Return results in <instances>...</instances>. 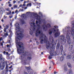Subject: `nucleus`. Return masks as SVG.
<instances>
[{"mask_svg":"<svg viewBox=\"0 0 74 74\" xmlns=\"http://www.w3.org/2000/svg\"><path fill=\"white\" fill-rule=\"evenodd\" d=\"M41 35H40V36L39 37V39L40 41V44H43V41L45 42H46V47L47 49H48L52 46V45H54V44H55V42L54 41L53 38L52 37L51 39V43H50L49 41H47L46 40L47 36H45V35L43 34L42 33H41Z\"/></svg>","mask_w":74,"mask_h":74,"instance_id":"1","label":"nucleus"},{"mask_svg":"<svg viewBox=\"0 0 74 74\" xmlns=\"http://www.w3.org/2000/svg\"><path fill=\"white\" fill-rule=\"evenodd\" d=\"M18 40H16V42L17 44L19 46V48H18L17 49V51L18 52V53L19 55H21V60H23L24 59H25V57L27 56V52L24 50V47H23L22 49H21L22 47V45H23V44L22 42H18Z\"/></svg>","mask_w":74,"mask_h":74,"instance_id":"2","label":"nucleus"},{"mask_svg":"<svg viewBox=\"0 0 74 74\" xmlns=\"http://www.w3.org/2000/svg\"><path fill=\"white\" fill-rule=\"evenodd\" d=\"M71 33L74 34V29L72 30V31H71L70 30L67 31L66 39H67V43L68 44H70L71 42V38H70V36L71 34Z\"/></svg>","mask_w":74,"mask_h":74,"instance_id":"3","label":"nucleus"},{"mask_svg":"<svg viewBox=\"0 0 74 74\" xmlns=\"http://www.w3.org/2000/svg\"><path fill=\"white\" fill-rule=\"evenodd\" d=\"M52 45V46L49 48L50 50L49 52L50 55L48 57L49 59H51L52 58V56L56 55V51H53V49H55V47H54L53 45Z\"/></svg>","mask_w":74,"mask_h":74,"instance_id":"4","label":"nucleus"},{"mask_svg":"<svg viewBox=\"0 0 74 74\" xmlns=\"http://www.w3.org/2000/svg\"><path fill=\"white\" fill-rule=\"evenodd\" d=\"M4 63H5L6 64L5 69H8V65L7 64V62L5 61L3 62H1L0 63V69L1 70H3L5 68V64H4Z\"/></svg>","mask_w":74,"mask_h":74,"instance_id":"5","label":"nucleus"},{"mask_svg":"<svg viewBox=\"0 0 74 74\" xmlns=\"http://www.w3.org/2000/svg\"><path fill=\"white\" fill-rule=\"evenodd\" d=\"M37 26L38 27L37 29L36 30V37H38V36H39V34H41V31L39 30V29H40V25L38 24L37 25Z\"/></svg>","mask_w":74,"mask_h":74,"instance_id":"6","label":"nucleus"},{"mask_svg":"<svg viewBox=\"0 0 74 74\" xmlns=\"http://www.w3.org/2000/svg\"><path fill=\"white\" fill-rule=\"evenodd\" d=\"M60 40H62L61 41V43L62 44H65L66 43V40L64 39L65 37L63 35H61L60 36Z\"/></svg>","mask_w":74,"mask_h":74,"instance_id":"7","label":"nucleus"},{"mask_svg":"<svg viewBox=\"0 0 74 74\" xmlns=\"http://www.w3.org/2000/svg\"><path fill=\"white\" fill-rule=\"evenodd\" d=\"M25 68L27 70L29 74H33V70H32V69H31V67L30 66H25Z\"/></svg>","mask_w":74,"mask_h":74,"instance_id":"8","label":"nucleus"},{"mask_svg":"<svg viewBox=\"0 0 74 74\" xmlns=\"http://www.w3.org/2000/svg\"><path fill=\"white\" fill-rule=\"evenodd\" d=\"M18 36H19L17 37V39L20 40H21L22 37H24V34H23V32H21V33H18L17 34Z\"/></svg>","mask_w":74,"mask_h":74,"instance_id":"9","label":"nucleus"},{"mask_svg":"<svg viewBox=\"0 0 74 74\" xmlns=\"http://www.w3.org/2000/svg\"><path fill=\"white\" fill-rule=\"evenodd\" d=\"M32 14L33 16L37 15V16H36V18H38V17H39V18H42V14L41 12H39V14L40 16L38 15L36 13L33 12Z\"/></svg>","mask_w":74,"mask_h":74,"instance_id":"10","label":"nucleus"},{"mask_svg":"<svg viewBox=\"0 0 74 74\" xmlns=\"http://www.w3.org/2000/svg\"><path fill=\"white\" fill-rule=\"evenodd\" d=\"M60 49L61 51V53L62 55H64L66 56V54L64 52V51H63V45H61L60 47Z\"/></svg>","mask_w":74,"mask_h":74,"instance_id":"11","label":"nucleus"},{"mask_svg":"<svg viewBox=\"0 0 74 74\" xmlns=\"http://www.w3.org/2000/svg\"><path fill=\"white\" fill-rule=\"evenodd\" d=\"M56 31L57 32L54 34L55 37H59V36H60V32H59V29H58Z\"/></svg>","mask_w":74,"mask_h":74,"instance_id":"12","label":"nucleus"},{"mask_svg":"<svg viewBox=\"0 0 74 74\" xmlns=\"http://www.w3.org/2000/svg\"><path fill=\"white\" fill-rule=\"evenodd\" d=\"M73 46H74V44H72V45H69V51H71L73 49Z\"/></svg>","mask_w":74,"mask_h":74,"instance_id":"13","label":"nucleus"},{"mask_svg":"<svg viewBox=\"0 0 74 74\" xmlns=\"http://www.w3.org/2000/svg\"><path fill=\"white\" fill-rule=\"evenodd\" d=\"M28 56H28L27 57V60L29 61H30L32 59V55L29 54Z\"/></svg>","mask_w":74,"mask_h":74,"instance_id":"14","label":"nucleus"},{"mask_svg":"<svg viewBox=\"0 0 74 74\" xmlns=\"http://www.w3.org/2000/svg\"><path fill=\"white\" fill-rule=\"evenodd\" d=\"M72 58V56L71 55H68L66 56V58L68 59H70Z\"/></svg>","mask_w":74,"mask_h":74,"instance_id":"15","label":"nucleus"},{"mask_svg":"<svg viewBox=\"0 0 74 74\" xmlns=\"http://www.w3.org/2000/svg\"><path fill=\"white\" fill-rule=\"evenodd\" d=\"M39 18H38V17L36 18V19L37 20H39V24H40L41 23V21H42V19L41 18V17H39Z\"/></svg>","mask_w":74,"mask_h":74,"instance_id":"16","label":"nucleus"},{"mask_svg":"<svg viewBox=\"0 0 74 74\" xmlns=\"http://www.w3.org/2000/svg\"><path fill=\"white\" fill-rule=\"evenodd\" d=\"M39 18H38V17L36 18V19L37 20H39V24H40L41 23V21H42V19L41 18V17H39Z\"/></svg>","mask_w":74,"mask_h":74,"instance_id":"17","label":"nucleus"},{"mask_svg":"<svg viewBox=\"0 0 74 74\" xmlns=\"http://www.w3.org/2000/svg\"><path fill=\"white\" fill-rule=\"evenodd\" d=\"M72 55L73 57L72 58V59L73 61H74V49L72 51Z\"/></svg>","mask_w":74,"mask_h":74,"instance_id":"18","label":"nucleus"},{"mask_svg":"<svg viewBox=\"0 0 74 74\" xmlns=\"http://www.w3.org/2000/svg\"><path fill=\"white\" fill-rule=\"evenodd\" d=\"M51 31H52V32L53 33H56V30L55 29V28H53L52 29Z\"/></svg>","mask_w":74,"mask_h":74,"instance_id":"19","label":"nucleus"},{"mask_svg":"<svg viewBox=\"0 0 74 74\" xmlns=\"http://www.w3.org/2000/svg\"><path fill=\"white\" fill-rule=\"evenodd\" d=\"M60 47V44L58 43L57 44L56 47L57 49H59Z\"/></svg>","mask_w":74,"mask_h":74,"instance_id":"20","label":"nucleus"},{"mask_svg":"<svg viewBox=\"0 0 74 74\" xmlns=\"http://www.w3.org/2000/svg\"><path fill=\"white\" fill-rule=\"evenodd\" d=\"M20 21L22 24H24V23H25V21H24V20L23 19H21Z\"/></svg>","mask_w":74,"mask_h":74,"instance_id":"21","label":"nucleus"},{"mask_svg":"<svg viewBox=\"0 0 74 74\" xmlns=\"http://www.w3.org/2000/svg\"><path fill=\"white\" fill-rule=\"evenodd\" d=\"M0 61L1 62H4V61H5V59L4 58H1V59H0Z\"/></svg>","mask_w":74,"mask_h":74,"instance_id":"22","label":"nucleus"},{"mask_svg":"<svg viewBox=\"0 0 74 74\" xmlns=\"http://www.w3.org/2000/svg\"><path fill=\"white\" fill-rule=\"evenodd\" d=\"M64 56H62L60 58V61H63L64 60Z\"/></svg>","mask_w":74,"mask_h":74,"instance_id":"23","label":"nucleus"},{"mask_svg":"<svg viewBox=\"0 0 74 74\" xmlns=\"http://www.w3.org/2000/svg\"><path fill=\"white\" fill-rule=\"evenodd\" d=\"M53 32L52 31V29H50L49 30V35H51L52 34V33Z\"/></svg>","mask_w":74,"mask_h":74,"instance_id":"24","label":"nucleus"},{"mask_svg":"<svg viewBox=\"0 0 74 74\" xmlns=\"http://www.w3.org/2000/svg\"><path fill=\"white\" fill-rule=\"evenodd\" d=\"M67 65L70 68H71V64H70V63H68Z\"/></svg>","mask_w":74,"mask_h":74,"instance_id":"25","label":"nucleus"},{"mask_svg":"<svg viewBox=\"0 0 74 74\" xmlns=\"http://www.w3.org/2000/svg\"><path fill=\"white\" fill-rule=\"evenodd\" d=\"M8 36V32H7L4 34V36L5 37H7V36Z\"/></svg>","mask_w":74,"mask_h":74,"instance_id":"26","label":"nucleus"},{"mask_svg":"<svg viewBox=\"0 0 74 74\" xmlns=\"http://www.w3.org/2000/svg\"><path fill=\"white\" fill-rule=\"evenodd\" d=\"M16 28L17 29H19L20 28V25H19V24H18V26H16Z\"/></svg>","mask_w":74,"mask_h":74,"instance_id":"27","label":"nucleus"},{"mask_svg":"<svg viewBox=\"0 0 74 74\" xmlns=\"http://www.w3.org/2000/svg\"><path fill=\"white\" fill-rule=\"evenodd\" d=\"M47 26H48V27H51V25L50 24H47Z\"/></svg>","mask_w":74,"mask_h":74,"instance_id":"28","label":"nucleus"},{"mask_svg":"<svg viewBox=\"0 0 74 74\" xmlns=\"http://www.w3.org/2000/svg\"><path fill=\"white\" fill-rule=\"evenodd\" d=\"M26 61H27V60H24L23 61V62H24V63L25 64H26Z\"/></svg>","mask_w":74,"mask_h":74,"instance_id":"29","label":"nucleus"},{"mask_svg":"<svg viewBox=\"0 0 74 74\" xmlns=\"http://www.w3.org/2000/svg\"><path fill=\"white\" fill-rule=\"evenodd\" d=\"M11 14V11H9V12H8L7 14V15H10Z\"/></svg>","mask_w":74,"mask_h":74,"instance_id":"30","label":"nucleus"},{"mask_svg":"<svg viewBox=\"0 0 74 74\" xmlns=\"http://www.w3.org/2000/svg\"><path fill=\"white\" fill-rule=\"evenodd\" d=\"M9 28V26L8 25H6V28H5L6 29H8Z\"/></svg>","mask_w":74,"mask_h":74,"instance_id":"31","label":"nucleus"},{"mask_svg":"<svg viewBox=\"0 0 74 74\" xmlns=\"http://www.w3.org/2000/svg\"><path fill=\"white\" fill-rule=\"evenodd\" d=\"M3 56L2 55V54H0V59L1 58H3Z\"/></svg>","mask_w":74,"mask_h":74,"instance_id":"32","label":"nucleus"},{"mask_svg":"<svg viewBox=\"0 0 74 74\" xmlns=\"http://www.w3.org/2000/svg\"><path fill=\"white\" fill-rule=\"evenodd\" d=\"M30 34H31V35H32L33 34V31H30Z\"/></svg>","mask_w":74,"mask_h":74,"instance_id":"33","label":"nucleus"},{"mask_svg":"<svg viewBox=\"0 0 74 74\" xmlns=\"http://www.w3.org/2000/svg\"><path fill=\"white\" fill-rule=\"evenodd\" d=\"M32 30L33 31H35L36 30V27H33L32 28Z\"/></svg>","mask_w":74,"mask_h":74,"instance_id":"34","label":"nucleus"},{"mask_svg":"<svg viewBox=\"0 0 74 74\" xmlns=\"http://www.w3.org/2000/svg\"><path fill=\"white\" fill-rule=\"evenodd\" d=\"M31 24H33V25H34V27H36V25H35V23H31Z\"/></svg>","mask_w":74,"mask_h":74,"instance_id":"35","label":"nucleus"},{"mask_svg":"<svg viewBox=\"0 0 74 74\" xmlns=\"http://www.w3.org/2000/svg\"><path fill=\"white\" fill-rule=\"evenodd\" d=\"M23 18L24 19H26V15H25L23 16Z\"/></svg>","mask_w":74,"mask_h":74,"instance_id":"36","label":"nucleus"},{"mask_svg":"<svg viewBox=\"0 0 74 74\" xmlns=\"http://www.w3.org/2000/svg\"><path fill=\"white\" fill-rule=\"evenodd\" d=\"M42 28H43V30H45V31H46V30H45V27H44V26H42Z\"/></svg>","mask_w":74,"mask_h":74,"instance_id":"37","label":"nucleus"},{"mask_svg":"<svg viewBox=\"0 0 74 74\" xmlns=\"http://www.w3.org/2000/svg\"><path fill=\"white\" fill-rule=\"evenodd\" d=\"M64 70L65 71H67V68H66V67H65L64 68Z\"/></svg>","mask_w":74,"mask_h":74,"instance_id":"38","label":"nucleus"},{"mask_svg":"<svg viewBox=\"0 0 74 74\" xmlns=\"http://www.w3.org/2000/svg\"><path fill=\"white\" fill-rule=\"evenodd\" d=\"M5 69H6V72H8V68Z\"/></svg>","mask_w":74,"mask_h":74,"instance_id":"39","label":"nucleus"},{"mask_svg":"<svg viewBox=\"0 0 74 74\" xmlns=\"http://www.w3.org/2000/svg\"><path fill=\"white\" fill-rule=\"evenodd\" d=\"M12 65H11L10 67H9L10 69H12Z\"/></svg>","mask_w":74,"mask_h":74,"instance_id":"40","label":"nucleus"},{"mask_svg":"<svg viewBox=\"0 0 74 74\" xmlns=\"http://www.w3.org/2000/svg\"><path fill=\"white\" fill-rule=\"evenodd\" d=\"M54 27H55V28H58V27L57 26H54Z\"/></svg>","mask_w":74,"mask_h":74,"instance_id":"41","label":"nucleus"},{"mask_svg":"<svg viewBox=\"0 0 74 74\" xmlns=\"http://www.w3.org/2000/svg\"><path fill=\"white\" fill-rule=\"evenodd\" d=\"M6 29V28H4V32H6V29Z\"/></svg>","mask_w":74,"mask_h":74,"instance_id":"42","label":"nucleus"},{"mask_svg":"<svg viewBox=\"0 0 74 74\" xmlns=\"http://www.w3.org/2000/svg\"><path fill=\"white\" fill-rule=\"evenodd\" d=\"M1 45L3 47V43H0Z\"/></svg>","mask_w":74,"mask_h":74,"instance_id":"43","label":"nucleus"},{"mask_svg":"<svg viewBox=\"0 0 74 74\" xmlns=\"http://www.w3.org/2000/svg\"><path fill=\"white\" fill-rule=\"evenodd\" d=\"M38 21H36V24H38Z\"/></svg>","mask_w":74,"mask_h":74,"instance_id":"44","label":"nucleus"},{"mask_svg":"<svg viewBox=\"0 0 74 74\" xmlns=\"http://www.w3.org/2000/svg\"><path fill=\"white\" fill-rule=\"evenodd\" d=\"M7 18V16H4V19H6V18Z\"/></svg>","mask_w":74,"mask_h":74,"instance_id":"45","label":"nucleus"},{"mask_svg":"<svg viewBox=\"0 0 74 74\" xmlns=\"http://www.w3.org/2000/svg\"><path fill=\"white\" fill-rule=\"evenodd\" d=\"M24 74H28V73H26V72H24Z\"/></svg>","mask_w":74,"mask_h":74,"instance_id":"46","label":"nucleus"},{"mask_svg":"<svg viewBox=\"0 0 74 74\" xmlns=\"http://www.w3.org/2000/svg\"><path fill=\"white\" fill-rule=\"evenodd\" d=\"M29 4V6H30V7L31 6V5H32V3H28Z\"/></svg>","mask_w":74,"mask_h":74,"instance_id":"47","label":"nucleus"},{"mask_svg":"<svg viewBox=\"0 0 74 74\" xmlns=\"http://www.w3.org/2000/svg\"><path fill=\"white\" fill-rule=\"evenodd\" d=\"M14 8H16V7H17V5H15L14 7Z\"/></svg>","mask_w":74,"mask_h":74,"instance_id":"48","label":"nucleus"},{"mask_svg":"<svg viewBox=\"0 0 74 74\" xmlns=\"http://www.w3.org/2000/svg\"><path fill=\"white\" fill-rule=\"evenodd\" d=\"M12 16H9V18H10V19L12 18Z\"/></svg>","mask_w":74,"mask_h":74,"instance_id":"49","label":"nucleus"},{"mask_svg":"<svg viewBox=\"0 0 74 74\" xmlns=\"http://www.w3.org/2000/svg\"><path fill=\"white\" fill-rule=\"evenodd\" d=\"M9 7H11V6H12L11 4H9Z\"/></svg>","mask_w":74,"mask_h":74,"instance_id":"50","label":"nucleus"},{"mask_svg":"<svg viewBox=\"0 0 74 74\" xmlns=\"http://www.w3.org/2000/svg\"><path fill=\"white\" fill-rule=\"evenodd\" d=\"M15 3H16V1H13V4H15Z\"/></svg>","mask_w":74,"mask_h":74,"instance_id":"51","label":"nucleus"},{"mask_svg":"<svg viewBox=\"0 0 74 74\" xmlns=\"http://www.w3.org/2000/svg\"><path fill=\"white\" fill-rule=\"evenodd\" d=\"M6 10L7 11H10V10H9V8H8L7 9H6Z\"/></svg>","mask_w":74,"mask_h":74,"instance_id":"52","label":"nucleus"},{"mask_svg":"<svg viewBox=\"0 0 74 74\" xmlns=\"http://www.w3.org/2000/svg\"><path fill=\"white\" fill-rule=\"evenodd\" d=\"M18 11L17 10H16L15 11V13H17L18 12Z\"/></svg>","mask_w":74,"mask_h":74,"instance_id":"53","label":"nucleus"},{"mask_svg":"<svg viewBox=\"0 0 74 74\" xmlns=\"http://www.w3.org/2000/svg\"><path fill=\"white\" fill-rule=\"evenodd\" d=\"M1 21L2 22H4V20H3V19H2L1 20Z\"/></svg>","mask_w":74,"mask_h":74,"instance_id":"54","label":"nucleus"},{"mask_svg":"<svg viewBox=\"0 0 74 74\" xmlns=\"http://www.w3.org/2000/svg\"><path fill=\"white\" fill-rule=\"evenodd\" d=\"M29 0H28L26 1V2L27 3H29Z\"/></svg>","mask_w":74,"mask_h":74,"instance_id":"55","label":"nucleus"},{"mask_svg":"<svg viewBox=\"0 0 74 74\" xmlns=\"http://www.w3.org/2000/svg\"><path fill=\"white\" fill-rule=\"evenodd\" d=\"M2 40V37H1L0 38V41H1Z\"/></svg>","mask_w":74,"mask_h":74,"instance_id":"56","label":"nucleus"},{"mask_svg":"<svg viewBox=\"0 0 74 74\" xmlns=\"http://www.w3.org/2000/svg\"><path fill=\"white\" fill-rule=\"evenodd\" d=\"M36 43L38 45V44H39V43L38 42H36Z\"/></svg>","mask_w":74,"mask_h":74,"instance_id":"57","label":"nucleus"},{"mask_svg":"<svg viewBox=\"0 0 74 74\" xmlns=\"http://www.w3.org/2000/svg\"><path fill=\"white\" fill-rule=\"evenodd\" d=\"M9 43H11V40H9Z\"/></svg>","mask_w":74,"mask_h":74,"instance_id":"58","label":"nucleus"},{"mask_svg":"<svg viewBox=\"0 0 74 74\" xmlns=\"http://www.w3.org/2000/svg\"><path fill=\"white\" fill-rule=\"evenodd\" d=\"M26 6V5L25 4H24L23 5V6Z\"/></svg>","mask_w":74,"mask_h":74,"instance_id":"59","label":"nucleus"},{"mask_svg":"<svg viewBox=\"0 0 74 74\" xmlns=\"http://www.w3.org/2000/svg\"><path fill=\"white\" fill-rule=\"evenodd\" d=\"M10 26H12V23H10Z\"/></svg>","mask_w":74,"mask_h":74,"instance_id":"60","label":"nucleus"},{"mask_svg":"<svg viewBox=\"0 0 74 74\" xmlns=\"http://www.w3.org/2000/svg\"><path fill=\"white\" fill-rule=\"evenodd\" d=\"M10 47V45H7V47Z\"/></svg>","mask_w":74,"mask_h":74,"instance_id":"61","label":"nucleus"},{"mask_svg":"<svg viewBox=\"0 0 74 74\" xmlns=\"http://www.w3.org/2000/svg\"><path fill=\"white\" fill-rule=\"evenodd\" d=\"M29 3H28V4L27 5H26L27 7H28V6H29Z\"/></svg>","mask_w":74,"mask_h":74,"instance_id":"62","label":"nucleus"},{"mask_svg":"<svg viewBox=\"0 0 74 74\" xmlns=\"http://www.w3.org/2000/svg\"><path fill=\"white\" fill-rule=\"evenodd\" d=\"M12 14H14V12H12Z\"/></svg>","mask_w":74,"mask_h":74,"instance_id":"63","label":"nucleus"},{"mask_svg":"<svg viewBox=\"0 0 74 74\" xmlns=\"http://www.w3.org/2000/svg\"><path fill=\"white\" fill-rule=\"evenodd\" d=\"M72 25H73V27H74V23L72 24Z\"/></svg>","mask_w":74,"mask_h":74,"instance_id":"64","label":"nucleus"}]
</instances>
